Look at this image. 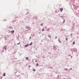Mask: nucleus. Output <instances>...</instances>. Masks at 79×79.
Returning <instances> with one entry per match:
<instances>
[{
	"label": "nucleus",
	"instance_id": "18",
	"mask_svg": "<svg viewBox=\"0 0 79 79\" xmlns=\"http://www.w3.org/2000/svg\"><path fill=\"white\" fill-rule=\"evenodd\" d=\"M1 79H5V78H4Z\"/></svg>",
	"mask_w": 79,
	"mask_h": 79
},
{
	"label": "nucleus",
	"instance_id": "13",
	"mask_svg": "<svg viewBox=\"0 0 79 79\" xmlns=\"http://www.w3.org/2000/svg\"><path fill=\"white\" fill-rule=\"evenodd\" d=\"M41 26H43V23H42L40 24Z\"/></svg>",
	"mask_w": 79,
	"mask_h": 79
},
{
	"label": "nucleus",
	"instance_id": "20",
	"mask_svg": "<svg viewBox=\"0 0 79 79\" xmlns=\"http://www.w3.org/2000/svg\"><path fill=\"white\" fill-rule=\"evenodd\" d=\"M60 42H61V41H60Z\"/></svg>",
	"mask_w": 79,
	"mask_h": 79
},
{
	"label": "nucleus",
	"instance_id": "17",
	"mask_svg": "<svg viewBox=\"0 0 79 79\" xmlns=\"http://www.w3.org/2000/svg\"><path fill=\"white\" fill-rule=\"evenodd\" d=\"M29 68H30V65H29Z\"/></svg>",
	"mask_w": 79,
	"mask_h": 79
},
{
	"label": "nucleus",
	"instance_id": "2",
	"mask_svg": "<svg viewBox=\"0 0 79 79\" xmlns=\"http://www.w3.org/2000/svg\"><path fill=\"white\" fill-rule=\"evenodd\" d=\"M60 11H61V12H62V11H63V8H60Z\"/></svg>",
	"mask_w": 79,
	"mask_h": 79
},
{
	"label": "nucleus",
	"instance_id": "15",
	"mask_svg": "<svg viewBox=\"0 0 79 79\" xmlns=\"http://www.w3.org/2000/svg\"><path fill=\"white\" fill-rule=\"evenodd\" d=\"M20 44V42H19V44H18L17 45H19Z\"/></svg>",
	"mask_w": 79,
	"mask_h": 79
},
{
	"label": "nucleus",
	"instance_id": "4",
	"mask_svg": "<svg viewBox=\"0 0 79 79\" xmlns=\"http://www.w3.org/2000/svg\"><path fill=\"white\" fill-rule=\"evenodd\" d=\"M25 59L27 60H28V59H29V58L28 57H27L25 58Z\"/></svg>",
	"mask_w": 79,
	"mask_h": 79
},
{
	"label": "nucleus",
	"instance_id": "7",
	"mask_svg": "<svg viewBox=\"0 0 79 79\" xmlns=\"http://www.w3.org/2000/svg\"><path fill=\"white\" fill-rule=\"evenodd\" d=\"M32 43L31 42V43L29 44V45H32Z\"/></svg>",
	"mask_w": 79,
	"mask_h": 79
},
{
	"label": "nucleus",
	"instance_id": "11",
	"mask_svg": "<svg viewBox=\"0 0 79 79\" xmlns=\"http://www.w3.org/2000/svg\"><path fill=\"white\" fill-rule=\"evenodd\" d=\"M36 65L37 66H39V63H37V64H36Z\"/></svg>",
	"mask_w": 79,
	"mask_h": 79
},
{
	"label": "nucleus",
	"instance_id": "3",
	"mask_svg": "<svg viewBox=\"0 0 79 79\" xmlns=\"http://www.w3.org/2000/svg\"><path fill=\"white\" fill-rule=\"evenodd\" d=\"M14 32L15 31H11V33H12V34H13V33H14Z\"/></svg>",
	"mask_w": 79,
	"mask_h": 79
},
{
	"label": "nucleus",
	"instance_id": "19",
	"mask_svg": "<svg viewBox=\"0 0 79 79\" xmlns=\"http://www.w3.org/2000/svg\"><path fill=\"white\" fill-rule=\"evenodd\" d=\"M57 38V37H56V39Z\"/></svg>",
	"mask_w": 79,
	"mask_h": 79
},
{
	"label": "nucleus",
	"instance_id": "12",
	"mask_svg": "<svg viewBox=\"0 0 79 79\" xmlns=\"http://www.w3.org/2000/svg\"><path fill=\"white\" fill-rule=\"evenodd\" d=\"M65 39L66 40H68V38H66Z\"/></svg>",
	"mask_w": 79,
	"mask_h": 79
},
{
	"label": "nucleus",
	"instance_id": "8",
	"mask_svg": "<svg viewBox=\"0 0 79 79\" xmlns=\"http://www.w3.org/2000/svg\"><path fill=\"white\" fill-rule=\"evenodd\" d=\"M75 44V41H73V45H74Z\"/></svg>",
	"mask_w": 79,
	"mask_h": 79
},
{
	"label": "nucleus",
	"instance_id": "16",
	"mask_svg": "<svg viewBox=\"0 0 79 79\" xmlns=\"http://www.w3.org/2000/svg\"><path fill=\"white\" fill-rule=\"evenodd\" d=\"M35 62H37V60H35Z\"/></svg>",
	"mask_w": 79,
	"mask_h": 79
},
{
	"label": "nucleus",
	"instance_id": "1",
	"mask_svg": "<svg viewBox=\"0 0 79 79\" xmlns=\"http://www.w3.org/2000/svg\"><path fill=\"white\" fill-rule=\"evenodd\" d=\"M29 44L25 45V48H26V47H29Z\"/></svg>",
	"mask_w": 79,
	"mask_h": 79
},
{
	"label": "nucleus",
	"instance_id": "5",
	"mask_svg": "<svg viewBox=\"0 0 79 79\" xmlns=\"http://www.w3.org/2000/svg\"><path fill=\"white\" fill-rule=\"evenodd\" d=\"M3 76H5V73H3Z\"/></svg>",
	"mask_w": 79,
	"mask_h": 79
},
{
	"label": "nucleus",
	"instance_id": "9",
	"mask_svg": "<svg viewBox=\"0 0 79 79\" xmlns=\"http://www.w3.org/2000/svg\"><path fill=\"white\" fill-rule=\"evenodd\" d=\"M33 71H35V70L34 69H33Z\"/></svg>",
	"mask_w": 79,
	"mask_h": 79
},
{
	"label": "nucleus",
	"instance_id": "14",
	"mask_svg": "<svg viewBox=\"0 0 79 79\" xmlns=\"http://www.w3.org/2000/svg\"><path fill=\"white\" fill-rule=\"evenodd\" d=\"M64 22H65V20H64L63 21V23H64Z\"/></svg>",
	"mask_w": 79,
	"mask_h": 79
},
{
	"label": "nucleus",
	"instance_id": "6",
	"mask_svg": "<svg viewBox=\"0 0 79 79\" xmlns=\"http://www.w3.org/2000/svg\"><path fill=\"white\" fill-rule=\"evenodd\" d=\"M48 36L49 37V38H51V35H48Z\"/></svg>",
	"mask_w": 79,
	"mask_h": 79
},
{
	"label": "nucleus",
	"instance_id": "10",
	"mask_svg": "<svg viewBox=\"0 0 79 79\" xmlns=\"http://www.w3.org/2000/svg\"><path fill=\"white\" fill-rule=\"evenodd\" d=\"M44 31V28L42 29V31Z\"/></svg>",
	"mask_w": 79,
	"mask_h": 79
}]
</instances>
